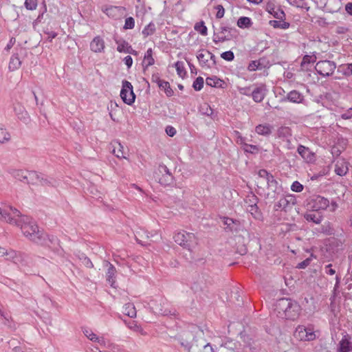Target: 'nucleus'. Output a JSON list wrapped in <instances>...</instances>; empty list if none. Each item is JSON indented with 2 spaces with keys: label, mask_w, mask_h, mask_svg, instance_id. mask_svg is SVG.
<instances>
[{
  "label": "nucleus",
  "mask_w": 352,
  "mask_h": 352,
  "mask_svg": "<svg viewBox=\"0 0 352 352\" xmlns=\"http://www.w3.org/2000/svg\"><path fill=\"white\" fill-rule=\"evenodd\" d=\"M294 336L296 340L303 342L313 341L316 338L312 325H298L294 331Z\"/></svg>",
  "instance_id": "4"
},
{
  "label": "nucleus",
  "mask_w": 352,
  "mask_h": 352,
  "mask_svg": "<svg viewBox=\"0 0 352 352\" xmlns=\"http://www.w3.org/2000/svg\"><path fill=\"white\" fill-rule=\"evenodd\" d=\"M154 177L162 186H172L175 182V178L173 175H165L156 170L154 173Z\"/></svg>",
  "instance_id": "15"
},
{
  "label": "nucleus",
  "mask_w": 352,
  "mask_h": 352,
  "mask_svg": "<svg viewBox=\"0 0 352 352\" xmlns=\"http://www.w3.org/2000/svg\"><path fill=\"white\" fill-rule=\"evenodd\" d=\"M83 333L86 337H87L91 341H97L98 342H104L103 340H100L97 336L89 329H85Z\"/></svg>",
  "instance_id": "46"
},
{
  "label": "nucleus",
  "mask_w": 352,
  "mask_h": 352,
  "mask_svg": "<svg viewBox=\"0 0 352 352\" xmlns=\"http://www.w3.org/2000/svg\"><path fill=\"white\" fill-rule=\"evenodd\" d=\"M27 173H28V170H13L12 171V175L16 179H18L25 184H26L27 181Z\"/></svg>",
  "instance_id": "29"
},
{
  "label": "nucleus",
  "mask_w": 352,
  "mask_h": 352,
  "mask_svg": "<svg viewBox=\"0 0 352 352\" xmlns=\"http://www.w3.org/2000/svg\"><path fill=\"white\" fill-rule=\"evenodd\" d=\"M54 179L52 178H49L44 175L43 178H41V183L40 185L43 186H51L54 184Z\"/></svg>",
  "instance_id": "55"
},
{
  "label": "nucleus",
  "mask_w": 352,
  "mask_h": 352,
  "mask_svg": "<svg viewBox=\"0 0 352 352\" xmlns=\"http://www.w3.org/2000/svg\"><path fill=\"white\" fill-rule=\"evenodd\" d=\"M261 60H252L248 66V71L250 72H254L258 69H261L260 66H261V63H260Z\"/></svg>",
  "instance_id": "50"
},
{
  "label": "nucleus",
  "mask_w": 352,
  "mask_h": 352,
  "mask_svg": "<svg viewBox=\"0 0 352 352\" xmlns=\"http://www.w3.org/2000/svg\"><path fill=\"white\" fill-rule=\"evenodd\" d=\"M195 30L199 32L201 35L206 36L208 34V28L205 25V23L203 21L197 23L194 27Z\"/></svg>",
  "instance_id": "40"
},
{
  "label": "nucleus",
  "mask_w": 352,
  "mask_h": 352,
  "mask_svg": "<svg viewBox=\"0 0 352 352\" xmlns=\"http://www.w3.org/2000/svg\"><path fill=\"white\" fill-rule=\"evenodd\" d=\"M166 133L168 136L173 137L176 134V129L172 126H167Z\"/></svg>",
  "instance_id": "62"
},
{
  "label": "nucleus",
  "mask_w": 352,
  "mask_h": 352,
  "mask_svg": "<svg viewBox=\"0 0 352 352\" xmlns=\"http://www.w3.org/2000/svg\"><path fill=\"white\" fill-rule=\"evenodd\" d=\"M336 68L335 62L328 60H320L315 66L317 73L322 76H330L333 74Z\"/></svg>",
  "instance_id": "6"
},
{
  "label": "nucleus",
  "mask_w": 352,
  "mask_h": 352,
  "mask_svg": "<svg viewBox=\"0 0 352 352\" xmlns=\"http://www.w3.org/2000/svg\"><path fill=\"white\" fill-rule=\"evenodd\" d=\"M197 58L199 62V64L201 67L207 66L208 67H210L209 65H208V58L206 57V54L202 52H199L197 56Z\"/></svg>",
  "instance_id": "45"
},
{
  "label": "nucleus",
  "mask_w": 352,
  "mask_h": 352,
  "mask_svg": "<svg viewBox=\"0 0 352 352\" xmlns=\"http://www.w3.org/2000/svg\"><path fill=\"white\" fill-rule=\"evenodd\" d=\"M344 74L345 76L352 75V63H349L345 65V68L344 69Z\"/></svg>",
  "instance_id": "64"
},
{
  "label": "nucleus",
  "mask_w": 352,
  "mask_h": 352,
  "mask_svg": "<svg viewBox=\"0 0 352 352\" xmlns=\"http://www.w3.org/2000/svg\"><path fill=\"white\" fill-rule=\"evenodd\" d=\"M243 148L245 153H252V154L258 153L259 151L258 146L249 144H245V146L243 147Z\"/></svg>",
  "instance_id": "48"
},
{
  "label": "nucleus",
  "mask_w": 352,
  "mask_h": 352,
  "mask_svg": "<svg viewBox=\"0 0 352 352\" xmlns=\"http://www.w3.org/2000/svg\"><path fill=\"white\" fill-rule=\"evenodd\" d=\"M12 219L13 222L10 223L20 227L23 235L29 240L38 245L48 247L58 256L63 255L64 251L59 244L58 239L54 235L47 234L43 230H40L36 222L30 217L22 216L20 212V216L12 215Z\"/></svg>",
  "instance_id": "1"
},
{
  "label": "nucleus",
  "mask_w": 352,
  "mask_h": 352,
  "mask_svg": "<svg viewBox=\"0 0 352 352\" xmlns=\"http://www.w3.org/2000/svg\"><path fill=\"white\" fill-rule=\"evenodd\" d=\"M10 139V135L7 132L6 129L0 124V143L3 144L8 142Z\"/></svg>",
  "instance_id": "41"
},
{
  "label": "nucleus",
  "mask_w": 352,
  "mask_h": 352,
  "mask_svg": "<svg viewBox=\"0 0 352 352\" xmlns=\"http://www.w3.org/2000/svg\"><path fill=\"white\" fill-rule=\"evenodd\" d=\"M120 97L122 101L129 105H131L135 102V94L133 92V85L126 80H123L122 82Z\"/></svg>",
  "instance_id": "5"
},
{
  "label": "nucleus",
  "mask_w": 352,
  "mask_h": 352,
  "mask_svg": "<svg viewBox=\"0 0 352 352\" xmlns=\"http://www.w3.org/2000/svg\"><path fill=\"white\" fill-rule=\"evenodd\" d=\"M254 85L250 86V87L239 88V91L242 95L252 97V89L254 88Z\"/></svg>",
  "instance_id": "49"
},
{
  "label": "nucleus",
  "mask_w": 352,
  "mask_h": 352,
  "mask_svg": "<svg viewBox=\"0 0 352 352\" xmlns=\"http://www.w3.org/2000/svg\"><path fill=\"white\" fill-rule=\"evenodd\" d=\"M223 223L226 227L225 228L227 232H238L239 230L240 223L236 219L223 217Z\"/></svg>",
  "instance_id": "17"
},
{
  "label": "nucleus",
  "mask_w": 352,
  "mask_h": 352,
  "mask_svg": "<svg viewBox=\"0 0 352 352\" xmlns=\"http://www.w3.org/2000/svg\"><path fill=\"white\" fill-rule=\"evenodd\" d=\"M277 135L279 138H287L291 136V129L288 126H280L278 128Z\"/></svg>",
  "instance_id": "37"
},
{
  "label": "nucleus",
  "mask_w": 352,
  "mask_h": 352,
  "mask_svg": "<svg viewBox=\"0 0 352 352\" xmlns=\"http://www.w3.org/2000/svg\"><path fill=\"white\" fill-rule=\"evenodd\" d=\"M320 232L326 235H333L335 230L329 221L325 222L321 226Z\"/></svg>",
  "instance_id": "34"
},
{
  "label": "nucleus",
  "mask_w": 352,
  "mask_h": 352,
  "mask_svg": "<svg viewBox=\"0 0 352 352\" xmlns=\"http://www.w3.org/2000/svg\"><path fill=\"white\" fill-rule=\"evenodd\" d=\"M135 26V20L133 17L131 16H129V17H127L126 19H125V23H124V30H130V29H133Z\"/></svg>",
  "instance_id": "52"
},
{
  "label": "nucleus",
  "mask_w": 352,
  "mask_h": 352,
  "mask_svg": "<svg viewBox=\"0 0 352 352\" xmlns=\"http://www.w3.org/2000/svg\"><path fill=\"white\" fill-rule=\"evenodd\" d=\"M232 38H230V35H224L219 36L217 33L214 32L212 41L214 43H218L220 42L228 41H231Z\"/></svg>",
  "instance_id": "42"
},
{
  "label": "nucleus",
  "mask_w": 352,
  "mask_h": 352,
  "mask_svg": "<svg viewBox=\"0 0 352 352\" xmlns=\"http://www.w3.org/2000/svg\"><path fill=\"white\" fill-rule=\"evenodd\" d=\"M215 9L217 10L216 14V18L217 19H221L223 17L225 14V9L221 5H217L215 7Z\"/></svg>",
  "instance_id": "56"
},
{
  "label": "nucleus",
  "mask_w": 352,
  "mask_h": 352,
  "mask_svg": "<svg viewBox=\"0 0 352 352\" xmlns=\"http://www.w3.org/2000/svg\"><path fill=\"white\" fill-rule=\"evenodd\" d=\"M24 4L27 10H34L36 9L37 0H25Z\"/></svg>",
  "instance_id": "51"
},
{
  "label": "nucleus",
  "mask_w": 352,
  "mask_h": 352,
  "mask_svg": "<svg viewBox=\"0 0 352 352\" xmlns=\"http://www.w3.org/2000/svg\"><path fill=\"white\" fill-rule=\"evenodd\" d=\"M155 31V25L153 22L148 24L142 30V34L144 36L152 35Z\"/></svg>",
  "instance_id": "43"
},
{
  "label": "nucleus",
  "mask_w": 352,
  "mask_h": 352,
  "mask_svg": "<svg viewBox=\"0 0 352 352\" xmlns=\"http://www.w3.org/2000/svg\"><path fill=\"white\" fill-rule=\"evenodd\" d=\"M349 170V168L346 165L344 164V162L339 164L338 162L335 166V173L340 176L345 175Z\"/></svg>",
  "instance_id": "35"
},
{
  "label": "nucleus",
  "mask_w": 352,
  "mask_h": 352,
  "mask_svg": "<svg viewBox=\"0 0 352 352\" xmlns=\"http://www.w3.org/2000/svg\"><path fill=\"white\" fill-rule=\"evenodd\" d=\"M158 87L163 89L168 97H170L173 95L174 91L170 87L168 82L164 80L162 83L159 84Z\"/></svg>",
  "instance_id": "38"
},
{
  "label": "nucleus",
  "mask_w": 352,
  "mask_h": 352,
  "mask_svg": "<svg viewBox=\"0 0 352 352\" xmlns=\"http://www.w3.org/2000/svg\"><path fill=\"white\" fill-rule=\"evenodd\" d=\"M252 21L250 18L247 16H241L237 21V25L240 28H249L252 26Z\"/></svg>",
  "instance_id": "30"
},
{
  "label": "nucleus",
  "mask_w": 352,
  "mask_h": 352,
  "mask_svg": "<svg viewBox=\"0 0 352 352\" xmlns=\"http://www.w3.org/2000/svg\"><path fill=\"white\" fill-rule=\"evenodd\" d=\"M287 1L293 6L309 9V8L307 7V3L305 1V0H287Z\"/></svg>",
  "instance_id": "44"
},
{
  "label": "nucleus",
  "mask_w": 352,
  "mask_h": 352,
  "mask_svg": "<svg viewBox=\"0 0 352 352\" xmlns=\"http://www.w3.org/2000/svg\"><path fill=\"white\" fill-rule=\"evenodd\" d=\"M103 266L107 268L106 272V280L108 283L111 285V287L115 288L116 287V278L117 270L114 265L111 264L110 262L107 261H104L103 263Z\"/></svg>",
  "instance_id": "12"
},
{
  "label": "nucleus",
  "mask_w": 352,
  "mask_h": 352,
  "mask_svg": "<svg viewBox=\"0 0 352 352\" xmlns=\"http://www.w3.org/2000/svg\"><path fill=\"white\" fill-rule=\"evenodd\" d=\"M221 57L225 60L232 61L234 58V54L232 51L229 50L221 53Z\"/></svg>",
  "instance_id": "53"
},
{
  "label": "nucleus",
  "mask_w": 352,
  "mask_h": 352,
  "mask_svg": "<svg viewBox=\"0 0 352 352\" xmlns=\"http://www.w3.org/2000/svg\"><path fill=\"white\" fill-rule=\"evenodd\" d=\"M173 238L175 243L189 251H192V249L198 244V239L192 232H179L175 234Z\"/></svg>",
  "instance_id": "3"
},
{
  "label": "nucleus",
  "mask_w": 352,
  "mask_h": 352,
  "mask_svg": "<svg viewBox=\"0 0 352 352\" xmlns=\"http://www.w3.org/2000/svg\"><path fill=\"white\" fill-rule=\"evenodd\" d=\"M267 93V89L265 84L254 85L252 89V98L255 102L259 103L263 100Z\"/></svg>",
  "instance_id": "11"
},
{
  "label": "nucleus",
  "mask_w": 352,
  "mask_h": 352,
  "mask_svg": "<svg viewBox=\"0 0 352 352\" xmlns=\"http://www.w3.org/2000/svg\"><path fill=\"white\" fill-rule=\"evenodd\" d=\"M206 83L207 85L216 87L221 88L223 87V85L225 83L224 81L216 76H212L211 77H208L206 79Z\"/></svg>",
  "instance_id": "23"
},
{
  "label": "nucleus",
  "mask_w": 352,
  "mask_h": 352,
  "mask_svg": "<svg viewBox=\"0 0 352 352\" xmlns=\"http://www.w3.org/2000/svg\"><path fill=\"white\" fill-rule=\"evenodd\" d=\"M316 60V56L305 55L302 58V60L300 64V68L302 70H309V66L311 63H314Z\"/></svg>",
  "instance_id": "28"
},
{
  "label": "nucleus",
  "mask_w": 352,
  "mask_h": 352,
  "mask_svg": "<svg viewBox=\"0 0 352 352\" xmlns=\"http://www.w3.org/2000/svg\"><path fill=\"white\" fill-rule=\"evenodd\" d=\"M116 43L118 44L117 50L119 52H125L133 56H138V52L133 50L131 45L129 43L123 39L115 40Z\"/></svg>",
  "instance_id": "16"
},
{
  "label": "nucleus",
  "mask_w": 352,
  "mask_h": 352,
  "mask_svg": "<svg viewBox=\"0 0 352 352\" xmlns=\"http://www.w3.org/2000/svg\"><path fill=\"white\" fill-rule=\"evenodd\" d=\"M27 51L23 47H19L16 49V52H14L12 56L10 57L8 69L10 71H15L18 69L22 63L21 58L26 56Z\"/></svg>",
  "instance_id": "7"
},
{
  "label": "nucleus",
  "mask_w": 352,
  "mask_h": 352,
  "mask_svg": "<svg viewBox=\"0 0 352 352\" xmlns=\"http://www.w3.org/2000/svg\"><path fill=\"white\" fill-rule=\"evenodd\" d=\"M274 127L270 124H258L255 128V131L261 135L268 136L273 130Z\"/></svg>",
  "instance_id": "22"
},
{
  "label": "nucleus",
  "mask_w": 352,
  "mask_h": 352,
  "mask_svg": "<svg viewBox=\"0 0 352 352\" xmlns=\"http://www.w3.org/2000/svg\"><path fill=\"white\" fill-rule=\"evenodd\" d=\"M175 66L178 76L184 78L186 74L184 63L182 61H177L175 64Z\"/></svg>",
  "instance_id": "39"
},
{
  "label": "nucleus",
  "mask_w": 352,
  "mask_h": 352,
  "mask_svg": "<svg viewBox=\"0 0 352 352\" xmlns=\"http://www.w3.org/2000/svg\"><path fill=\"white\" fill-rule=\"evenodd\" d=\"M90 49L91 51L96 53H101L104 52V40L99 36L94 37L90 43Z\"/></svg>",
  "instance_id": "19"
},
{
  "label": "nucleus",
  "mask_w": 352,
  "mask_h": 352,
  "mask_svg": "<svg viewBox=\"0 0 352 352\" xmlns=\"http://www.w3.org/2000/svg\"><path fill=\"white\" fill-rule=\"evenodd\" d=\"M116 7L109 6L105 8H102V12L109 16H113V12L116 10Z\"/></svg>",
  "instance_id": "58"
},
{
  "label": "nucleus",
  "mask_w": 352,
  "mask_h": 352,
  "mask_svg": "<svg viewBox=\"0 0 352 352\" xmlns=\"http://www.w3.org/2000/svg\"><path fill=\"white\" fill-rule=\"evenodd\" d=\"M280 199L274 204V210L287 211L288 208H291L296 203V198L292 195H286L279 197Z\"/></svg>",
  "instance_id": "10"
},
{
  "label": "nucleus",
  "mask_w": 352,
  "mask_h": 352,
  "mask_svg": "<svg viewBox=\"0 0 352 352\" xmlns=\"http://www.w3.org/2000/svg\"><path fill=\"white\" fill-rule=\"evenodd\" d=\"M303 188V186L298 181L294 182L291 186V190L296 192H300L302 191Z\"/></svg>",
  "instance_id": "54"
},
{
  "label": "nucleus",
  "mask_w": 352,
  "mask_h": 352,
  "mask_svg": "<svg viewBox=\"0 0 352 352\" xmlns=\"http://www.w3.org/2000/svg\"><path fill=\"white\" fill-rule=\"evenodd\" d=\"M304 100V96L302 94L296 90H292L289 92L286 97L283 98L280 102L289 101L294 103H300Z\"/></svg>",
  "instance_id": "18"
},
{
  "label": "nucleus",
  "mask_w": 352,
  "mask_h": 352,
  "mask_svg": "<svg viewBox=\"0 0 352 352\" xmlns=\"http://www.w3.org/2000/svg\"><path fill=\"white\" fill-rule=\"evenodd\" d=\"M273 183L274 184H271L268 186V192L265 196V199L271 202L274 201L276 199H278L279 197L283 196L284 192L282 186L279 184L277 180Z\"/></svg>",
  "instance_id": "8"
},
{
  "label": "nucleus",
  "mask_w": 352,
  "mask_h": 352,
  "mask_svg": "<svg viewBox=\"0 0 352 352\" xmlns=\"http://www.w3.org/2000/svg\"><path fill=\"white\" fill-rule=\"evenodd\" d=\"M311 263L310 258H306L305 260L302 261V262L299 263L296 267L298 269H305Z\"/></svg>",
  "instance_id": "61"
},
{
  "label": "nucleus",
  "mask_w": 352,
  "mask_h": 352,
  "mask_svg": "<svg viewBox=\"0 0 352 352\" xmlns=\"http://www.w3.org/2000/svg\"><path fill=\"white\" fill-rule=\"evenodd\" d=\"M123 313L131 318H135L136 316L135 306L131 303L125 304Z\"/></svg>",
  "instance_id": "33"
},
{
  "label": "nucleus",
  "mask_w": 352,
  "mask_h": 352,
  "mask_svg": "<svg viewBox=\"0 0 352 352\" xmlns=\"http://www.w3.org/2000/svg\"><path fill=\"white\" fill-rule=\"evenodd\" d=\"M220 34H224L228 32L227 35H230V38L234 39L238 36V30L234 28H231L228 25H225L223 23H221L220 26Z\"/></svg>",
  "instance_id": "25"
},
{
  "label": "nucleus",
  "mask_w": 352,
  "mask_h": 352,
  "mask_svg": "<svg viewBox=\"0 0 352 352\" xmlns=\"http://www.w3.org/2000/svg\"><path fill=\"white\" fill-rule=\"evenodd\" d=\"M304 218L307 221H311L316 224L320 223L322 220V216L318 212V211H310L304 214Z\"/></svg>",
  "instance_id": "20"
},
{
  "label": "nucleus",
  "mask_w": 352,
  "mask_h": 352,
  "mask_svg": "<svg viewBox=\"0 0 352 352\" xmlns=\"http://www.w3.org/2000/svg\"><path fill=\"white\" fill-rule=\"evenodd\" d=\"M12 215L20 216V211L12 206H7L3 209L0 208V218L3 219L7 223L13 222Z\"/></svg>",
  "instance_id": "13"
},
{
  "label": "nucleus",
  "mask_w": 352,
  "mask_h": 352,
  "mask_svg": "<svg viewBox=\"0 0 352 352\" xmlns=\"http://www.w3.org/2000/svg\"><path fill=\"white\" fill-rule=\"evenodd\" d=\"M267 10L274 16V18L279 19V20H283V19L285 17V14L283 10L280 8H275L273 4L268 3L267 6Z\"/></svg>",
  "instance_id": "21"
},
{
  "label": "nucleus",
  "mask_w": 352,
  "mask_h": 352,
  "mask_svg": "<svg viewBox=\"0 0 352 352\" xmlns=\"http://www.w3.org/2000/svg\"><path fill=\"white\" fill-rule=\"evenodd\" d=\"M341 118L344 120H348L352 118V108H349L346 112L341 115Z\"/></svg>",
  "instance_id": "63"
},
{
  "label": "nucleus",
  "mask_w": 352,
  "mask_h": 352,
  "mask_svg": "<svg viewBox=\"0 0 352 352\" xmlns=\"http://www.w3.org/2000/svg\"><path fill=\"white\" fill-rule=\"evenodd\" d=\"M270 24L274 28H280L283 30H286L289 28L290 25V24L288 22L276 20L270 21Z\"/></svg>",
  "instance_id": "36"
},
{
  "label": "nucleus",
  "mask_w": 352,
  "mask_h": 352,
  "mask_svg": "<svg viewBox=\"0 0 352 352\" xmlns=\"http://www.w3.org/2000/svg\"><path fill=\"white\" fill-rule=\"evenodd\" d=\"M113 146L112 152L118 158H126L124 155L123 146L120 142H115Z\"/></svg>",
  "instance_id": "32"
},
{
  "label": "nucleus",
  "mask_w": 352,
  "mask_h": 352,
  "mask_svg": "<svg viewBox=\"0 0 352 352\" xmlns=\"http://www.w3.org/2000/svg\"><path fill=\"white\" fill-rule=\"evenodd\" d=\"M307 205L314 211H319L327 209L329 205V201L327 198L320 195H315L310 198Z\"/></svg>",
  "instance_id": "9"
},
{
  "label": "nucleus",
  "mask_w": 352,
  "mask_h": 352,
  "mask_svg": "<svg viewBox=\"0 0 352 352\" xmlns=\"http://www.w3.org/2000/svg\"><path fill=\"white\" fill-rule=\"evenodd\" d=\"M342 352H349L352 351V342H351L346 336H344L339 342L338 348Z\"/></svg>",
  "instance_id": "26"
},
{
  "label": "nucleus",
  "mask_w": 352,
  "mask_h": 352,
  "mask_svg": "<svg viewBox=\"0 0 352 352\" xmlns=\"http://www.w3.org/2000/svg\"><path fill=\"white\" fill-rule=\"evenodd\" d=\"M157 170H159L160 173H161L162 174H165L166 175H173L170 173V170L168 168V167L163 164H160Z\"/></svg>",
  "instance_id": "57"
},
{
  "label": "nucleus",
  "mask_w": 352,
  "mask_h": 352,
  "mask_svg": "<svg viewBox=\"0 0 352 352\" xmlns=\"http://www.w3.org/2000/svg\"><path fill=\"white\" fill-rule=\"evenodd\" d=\"M204 80L201 76L197 77L192 84V87L195 91H200L204 87Z\"/></svg>",
  "instance_id": "47"
},
{
  "label": "nucleus",
  "mask_w": 352,
  "mask_h": 352,
  "mask_svg": "<svg viewBox=\"0 0 352 352\" xmlns=\"http://www.w3.org/2000/svg\"><path fill=\"white\" fill-rule=\"evenodd\" d=\"M27 175L26 184L38 185V173L36 171H28Z\"/></svg>",
  "instance_id": "31"
},
{
  "label": "nucleus",
  "mask_w": 352,
  "mask_h": 352,
  "mask_svg": "<svg viewBox=\"0 0 352 352\" xmlns=\"http://www.w3.org/2000/svg\"><path fill=\"white\" fill-rule=\"evenodd\" d=\"M154 63L155 60L153 58V50L151 48H148L144 55L142 63L144 69H146L148 67L153 65Z\"/></svg>",
  "instance_id": "27"
},
{
  "label": "nucleus",
  "mask_w": 352,
  "mask_h": 352,
  "mask_svg": "<svg viewBox=\"0 0 352 352\" xmlns=\"http://www.w3.org/2000/svg\"><path fill=\"white\" fill-rule=\"evenodd\" d=\"M235 133L236 134L237 138L236 142L239 144H241L243 147L245 144H247V143L245 142L246 138L243 137L239 131H235Z\"/></svg>",
  "instance_id": "60"
},
{
  "label": "nucleus",
  "mask_w": 352,
  "mask_h": 352,
  "mask_svg": "<svg viewBox=\"0 0 352 352\" xmlns=\"http://www.w3.org/2000/svg\"><path fill=\"white\" fill-rule=\"evenodd\" d=\"M80 259L82 261V264L87 267L92 268L94 267L92 262L88 257L84 256Z\"/></svg>",
  "instance_id": "59"
},
{
  "label": "nucleus",
  "mask_w": 352,
  "mask_h": 352,
  "mask_svg": "<svg viewBox=\"0 0 352 352\" xmlns=\"http://www.w3.org/2000/svg\"><path fill=\"white\" fill-rule=\"evenodd\" d=\"M258 175L259 177L263 178L266 181L267 187H268V186L271 184H274L273 182L276 180L274 176L265 169L259 170L258 172Z\"/></svg>",
  "instance_id": "24"
},
{
  "label": "nucleus",
  "mask_w": 352,
  "mask_h": 352,
  "mask_svg": "<svg viewBox=\"0 0 352 352\" xmlns=\"http://www.w3.org/2000/svg\"><path fill=\"white\" fill-rule=\"evenodd\" d=\"M276 309L280 317L291 320L298 318L301 311L300 306L296 300L287 298L279 299Z\"/></svg>",
  "instance_id": "2"
},
{
  "label": "nucleus",
  "mask_w": 352,
  "mask_h": 352,
  "mask_svg": "<svg viewBox=\"0 0 352 352\" xmlns=\"http://www.w3.org/2000/svg\"><path fill=\"white\" fill-rule=\"evenodd\" d=\"M297 152L307 163H314L316 161L315 153L307 146L299 144Z\"/></svg>",
  "instance_id": "14"
}]
</instances>
